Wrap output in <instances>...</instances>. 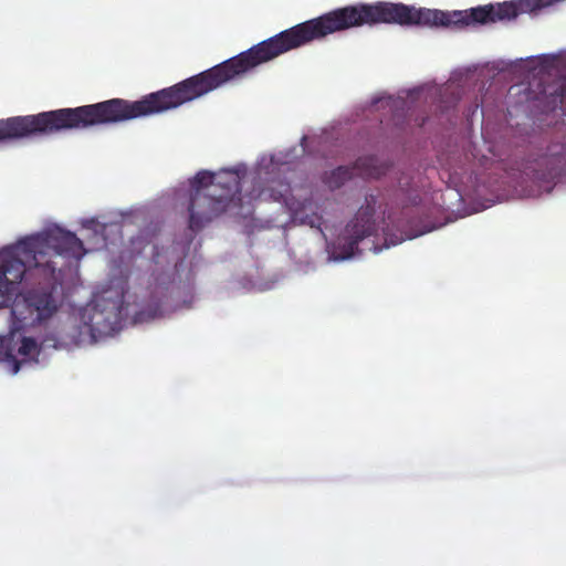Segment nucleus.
<instances>
[{
	"label": "nucleus",
	"instance_id": "f257e3e1",
	"mask_svg": "<svg viewBox=\"0 0 566 566\" xmlns=\"http://www.w3.org/2000/svg\"><path fill=\"white\" fill-rule=\"evenodd\" d=\"M17 256L3 258L0 265V295L10 297L25 280L31 285L24 302L39 321L51 317L59 308L61 270L69 259L80 260L86 253L83 242L59 227L20 240Z\"/></svg>",
	"mask_w": 566,
	"mask_h": 566
},
{
	"label": "nucleus",
	"instance_id": "f03ea898",
	"mask_svg": "<svg viewBox=\"0 0 566 566\" xmlns=\"http://www.w3.org/2000/svg\"><path fill=\"white\" fill-rule=\"evenodd\" d=\"M190 187L189 228L195 232L223 213L241 191L239 175L230 170L218 176L201 170L190 180Z\"/></svg>",
	"mask_w": 566,
	"mask_h": 566
},
{
	"label": "nucleus",
	"instance_id": "7ed1b4c3",
	"mask_svg": "<svg viewBox=\"0 0 566 566\" xmlns=\"http://www.w3.org/2000/svg\"><path fill=\"white\" fill-rule=\"evenodd\" d=\"M375 205L376 196H367L366 206L360 207L355 218L345 227L339 238V244H343V259L353 256L358 250V243L376 232Z\"/></svg>",
	"mask_w": 566,
	"mask_h": 566
},
{
	"label": "nucleus",
	"instance_id": "20e7f679",
	"mask_svg": "<svg viewBox=\"0 0 566 566\" xmlns=\"http://www.w3.org/2000/svg\"><path fill=\"white\" fill-rule=\"evenodd\" d=\"M381 175V169L376 165V158L360 157L356 160V163L349 166H339L329 172H326L324 176V182L331 189H338L348 180H350L354 176H359L364 178H378Z\"/></svg>",
	"mask_w": 566,
	"mask_h": 566
},
{
	"label": "nucleus",
	"instance_id": "39448f33",
	"mask_svg": "<svg viewBox=\"0 0 566 566\" xmlns=\"http://www.w3.org/2000/svg\"><path fill=\"white\" fill-rule=\"evenodd\" d=\"M105 298L98 301L93 308L91 316L92 329L98 333H109L115 329L119 323L123 306V296L109 300L105 304Z\"/></svg>",
	"mask_w": 566,
	"mask_h": 566
},
{
	"label": "nucleus",
	"instance_id": "423d86ee",
	"mask_svg": "<svg viewBox=\"0 0 566 566\" xmlns=\"http://www.w3.org/2000/svg\"><path fill=\"white\" fill-rule=\"evenodd\" d=\"M18 353L23 357L22 360L17 359V357L10 352H4L1 354V361L13 375L19 371L22 363L28 361L29 357H32L38 353L36 342L31 337H23L18 348Z\"/></svg>",
	"mask_w": 566,
	"mask_h": 566
},
{
	"label": "nucleus",
	"instance_id": "0eeeda50",
	"mask_svg": "<svg viewBox=\"0 0 566 566\" xmlns=\"http://www.w3.org/2000/svg\"><path fill=\"white\" fill-rule=\"evenodd\" d=\"M291 193V187L289 184L281 182L280 190L277 195H273L276 200L283 199L286 200L287 196Z\"/></svg>",
	"mask_w": 566,
	"mask_h": 566
},
{
	"label": "nucleus",
	"instance_id": "6e6552de",
	"mask_svg": "<svg viewBox=\"0 0 566 566\" xmlns=\"http://www.w3.org/2000/svg\"><path fill=\"white\" fill-rule=\"evenodd\" d=\"M323 218L317 214H313L311 217H306L304 222L310 224L312 228H321Z\"/></svg>",
	"mask_w": 566,
	"mask_h": 566
}]
</instances>
